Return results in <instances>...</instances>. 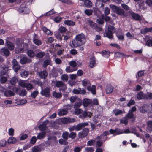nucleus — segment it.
Instances as JSON below:
<instances>
[{
	"label": "nucleus",
	"mask_w": 152,
	"mask_h": 152,
	"mask_svg": "<svg viewBox=\"0 0 152 152\" xmlns=\"http://www.w3.org/2000/svg\"><path fill=\"white\" fill-rule=\"evenodd\" d=\"M147 37V40L146 42V45L149 47H151L152 46V39L151 38L149 37V39H148L147 37Z\"/></svg>",
	"instance_id": "37998d69"
},
{
	"label": "nucleus",
	"mask_w": 152,
	"mask_h": 152,
	"mask_svg": "<svg viewBox=\"0 0 152 152\" xmlns=\"http://www.w3.org/2000/svg\"><path fill=\"white\" fill-rule=\"evenodd\" d=\"M87 23L93 28H95L96 26V24L95 23L90 20H88L87 21Z\"/></svg>",
	"instance_id": "8fccbe9b"
},
{
	"label": "nucleus",
	"mask_w": 152,
	"mask_h": 152,
	"mask_svg": "<svg viewBox=\"0 0 152 152\" xmlns=\"http://www.w3.org/2000/svg\"><path fill=\"white\" fill-rule=\"evenodd\" d=\"M113 33L107 30V31H105L104 34V36L105 37H107L109 39L113 38Z\"/></svg>",
	"instance_id": "f3484780"
},
{
	"label": "nucleus",
	"mask_w": 152,
	"mask_h": 152,
	"mask_svg": "<svg viewBox=\"0 0 152 152\" xmlns=\"http://www.w3.org/2000/svg\"><path fill=\"white\" fill-rule=\"evenodd\" d=\"M84 4L86 6L90 8L92 6V4L91 1L89 0H85L84 1Z\"/></svg>",
	"instance_id": "bb28decb"
},
{
	"label": "nucleus",
	"mask_w": 152,
	"mask_h": 152,
	"mask_svg": "<svg viewBox=\"0 0 152 152\" xmlns=\"http://www.w3.org/2000/svg\"><path fill=\"white\" fill-rule=\"evenodd\" d=\"M113 87L110 85H109L106 87V91L107 94L112 92L113 90Z\"/></svg>",
	"instance_id": "2f4dec72"
},
{
	"label": "nucleus",
	"mask_w": 152,
	"mask_h": 152,
	"mask_svg": "<svg viewBox=\"0 0 152 152\" xmlns=\"http://www.w3.org/2000/svg\"><path fill=\"white\" fill-rule=\"evenodd\" d=\"M29 74V72L28 71H27L26 70H23L22 72H21V76L23 78H26L28 75Z\"/></svg>",
	"instance_id": "cd10ccee"
},
{
	"label": "nucleus",
	"mask_w": 152,
	"mask_h": 152,
	"mask_svg": "<svg viewBox=\"0 0 152 152\" xmlns=\"http://www.w3.org/2000/svg\"><path fill=\"white\" fill-rule=\"evenodd\" d=\"M73 92L75 94H84L86 93V91L83 88H78V89H74L73 90Z\"/></svg>",
	"instance_id": "1a4fd4ad"
},
{
	"label": "nucleus",
	"mask_w": 152,
	"mask_h": 152,
	"mask_svg": "<svg viewBox=\"0 0 152 152\" xmlns=\"http://www.w3.org/2000/svg\"><path fill=\"white\" fill-rule=\"evenodd\" d=\"M42 148L40 146H36L33 147L32 148V152H40Z\"/></svg>",
	"instance_id": "412c9836"
},
{
	"label": "nucleus",
	"mask_w": 152,
	"mask_h": 152,
	"mask_svg": "<svg viewBox=\"0 0 152 152\" xmlns=\"http://www.w3.org/2000/svg\"><path fill=\"white\" fill-rule=\"evenodd\" d=\"M27 83L26 81L22 80H20L18 81V85L23 88H25L26 86Z\"/></svg>",
	"instance_id": "c85d7f7f"
},
{
	"label": "nucleus",
	"mask_w": 152,
	"mask_h": 152,
	"mask_svg": "<svg viewBox=\"0 0 152 152\" xmlns=\"http://www.w3.org/2000/svg\"><path fill=\"white\" fill-rule=\"evenodd\" d=\"M46 132H42L38 134L37 138L38 139H41L45 137Z\"/></svg>",
	"instance_id": "4c0bfd02"
},
{
	"label": "nucleus",
	"mask_w": 152,
	"mask_h": 152,
	"mask_svg": "<svg viewBox=\"0 0 152 152\" xmlns=\"http://www.w3.org/2000/svg\"><path fill=\"white\" fill-rule=\"evenodd\" d=\"M26 53L28 56L30 57H33L34 56V53L32 50H28Z\"/></svg>",
	"instance_id": "a18cd8bd"
},
{
	"label": "nucleus",
	"mask_w": 152,
	"mask_h": 152,
	"mask_svg": "<svg viewBox=\"0 0 152 152\" xmlns=\"http://www.w3.org/2000/svg\"><path fill=\"white\" fill-rule=\"evenodd\" d=\"M20 96H24L27 94V92L25 89H23L18 94Z\"/></svg>",
	"instance_id": "603ef678"
},
{
	"label": "nucleus",
	"mask_w": 152,
	"mask_h": 152,
	"mask_svg": "<svg viewBox=\"0 0 152 152\" xmlns=\"http://www.w3.org/2000/svg\"><path fill=\"white\" fill-rule=\"evenodd\" d=\"M26 88L27 90H31L34 88L33 85L30 83H27Z\"/></svg>",
	"instance_id": "6e6d98bb"
},
{
	"label": "nucleus",
	"mask_w": 152,
	"mask_h": 152,
	"mask_svg": "<svg viewBox=\"0 0 152 152\" xmlns=\"http://www.w3.org/2000/svg\"><path fill=\"white\" fill-rule=\"evenodd\" d=\"M82 83L83 86H86L90 84L89 81L86 79H85L83 80L82 81Z\"/></svg>",
	"instance_id": "3c124183"
},
{
	"label": "nucleus",
	"mask_w": 152,
	"mask_h": 152,
	"mask_svg": "<svg viewBox=\"0 0 152 152\" xmlns=\"http://www.w3.org/2000/svg\"><path fill=\"white\" fill-rule=\"evenodd\" d=\"M137 97L139 100L144 99H148V96H146V95L144 94L142 92H140L137 94Z\"/></svg>",
	"instance_id": "f8f14e48"
},
{
	"label": "nucleus",
	"mask_w": 152,
	"mask_h": 152,
	"mask_svg": "<svg viewBox=\"0 0 152 152\" xmlns=\"http://www.w3.org/2000/svg\"><path fill=\"white\" fill-rule=\"evenodd\" d=\"M82 101L81 100L79 99L76 100V102L74 105V108H78L80 107L82 105Z\"/></svg>",
	"instance_id": "5701e85b"
},
{
	"label": "nucleus",
	"mask_w": 152,
	"mask_h": 152,
	"mask_svg": "<svg viewBox=\"0 0 152 152\" xmlns=\"http://www.w3.org/2000/svg\"><path fill=\"white\" fill-rule=\"evenodd\" d=\"M76 133L72 132L69 134V137L72 139H74L76 137Z\"/></svg>",
	"instance_id": "5fc2aeb1"
},
{
	"label": "nucleus",
	"mask_w": 152,
	"mask_h": 152,
	"mask_svg": "<svg viewBox=\"0 0 152 152\" xmlns=\"http://www.w3.org/2000/svg\"><path fill=\"white\" fill-rule=\"evenodd\" d=\"M82 148V147H76L74 148V152H80Z\"/></svg>",
	"instance_id": "774afa93"
},
{
	"label": "nucleus",
	"mask_w": 152,
	"mask_h": 152,
	"mask_svg": "<svg viewBox=\"0 0 152 152\" xmlns=\"http://www.w3.org/2000/svg\"><path fill=\"white\" fill-rule=\"evenodd\" d=\"M110 7L111 8L113 11L116 14H117L118 10H119V9L120 8L112 4H110Z\"/></svg>",
	"instance_id": "6ab92c4d"
},
{
	"label": "nucleus",
	"mask_w": 152,
	"mask_h": 152,
	"mask_svg": "<svg viewBox=\"0 0 152 152\" xmlns=\"http://www.w3.org/2000/svg\"><path fill=\"white\" fill-rule=\"evenodd\" d=\"M20 63L22 64L29 63L32 62V60L26 57H23L21 58Z\"/></svg>",
	"instance_id": "6e6552de"
},
{
	"label": "nucleus",
	"mask_w": 152,
	"mask_h": 152,
	"mask_svg": "<svg viewBox=\"0 0 152 152\" xmlns=\"http://www.w3.org/2000/svg\"><path fill=\"white\" fill-rule=\"evenodd\" d=\"M86 42L85 37L83 34L77 35L70 44L72 47L76 48L84 44Z\"/></svg>",
	"instance_id": "f257e3e1"
},
{
	"label": "nucleus",
	"mask_w": 152,
	"mask_h": 152,
	"mask_svg": "<svg viewBox=\"0 0 152 152\" xmlns=\"http://www.w3.org/2000/svg\"><path fill=\"white\" fill-rule=\"evenodd\" d=\"M6 43L7 46L9 49L11 50H12L14 49V46L13 44L9 41H7Z\"/></svg>",
	"instance_id": "c9c22d12"
},
{
	"label": "nucleus",
	"mask_w": 152,
	"mask_h": 152,
	"mask_svg": "<svg viewBox=\"0 0 152 152\" xmlns=\"http://www.w3.org/2000/svg\"><path fill=\"white\" fill-rule=\"evenodd\" d=\"M129 14L131 16L132 18L135 20H139L141 19L140 16L138 14L133 12H130Z\"/></svg>",
	"instance_id": "9d476101"
},
{
	"label": "nucleus",
	"mask_w": 152,
	"mask_h": 152,
	"mask_svg": "<svg viewBox=\"0 0 152 152\" xmlns=\"http://www.w3.org/2000/svg\"><path fill=\"white\" fill-rule=\"evenodd\" d=\"M17 141V140L13 137H10L8 140V142L9 143L14 144Z\"/></svg>",
	"instance_id": "ea45409f"
},
{
	"label": "nucleus",
	"mask_w": 152,
	"mask_h": 152,
	"mask_svg": "<svg viewBox=\"0 0 152 152\" xmlns=\"http://www.w3.org/2000/svg\"><path fill=\"white\" fill-rule=\"evenodd\" d=\"M148 106L147 105H144L140 107V112L142 113H145L147 112Z\"/></svg>",
	"instance_id": "dca6fc26"
},
{
	"label": "nucleus",
	"mask_w": 152,
	"mask_h": 152,
	"mask_svg": "<svg viewBox=\"0 0 152 152\" xmlns=\"http://www.w3.org/2000/svg\"><path fill=\"white\" fill-rule=\"evenodd\" d=\"M20 46H18V47L16 48L15 50L16 53H22L25 50L23 48H20Z\"/></svg>",
	"instance_id": "e433bc0d"
},
{
	"label": "nucleus",
	"mask_w": 152,
	"mask_h": 152,
	"mask_svg": "<svg viewBox=\"0 0 152 152\" xmlns=\"http://www.w3.org/2000/svg\"><path fill=\"white\" fill-rule=\"evenodd\" d=\"M151 31H152V27L142 29L141 30L140 32L141 34H144L148 32Z\"/></svg>",
	"instance_id": "4be33fe9"
},
{
	"label": "nucleus",
	"mask_w": 152,
	"mask_h": 152,
	"mask_svg": "<svg viewBox=\"0 0 152 152\" xmlns=\"http://www.w3.org/2000/svg\"><path fill=\"white\" fill-rule=\"evenodd\" d=\"M45 54V52L41 51H38L36 54V56L37 58H43Z\"/></svg>",
	"instance_id": "a211bd4d"
},
{
	"label": "nucleus",
	"mask_w": 152,
	"mask_h": 152,
	"mask_svg": "<svg viewBox=\"0 0 152 152\" xmlns=\"http://www.w3.org/2000/svg\"><path fill=\"white\" fill-rule=\"evenodd\" d=\"M89 132V129L87 128H84L82 131L79 132L78 134L80 138H83L87 136Z\"/></svg>",
	"instance_id": "20e7f679"
},
{
	"label": "nucleus",
	"mask_w": 152,
	"mask_h": 152,
	"mask_svg": "<svg viewBox=\"0 0 152 152\" xmlns=\"http://www.w3.org/2000/svg\"><path fill=\"white\" fill-rule=\"evenodd\" d=\"M126 117L128 118H132L134 117V114L132 113L129 111L128 113L126 115Z\"/></svg>",
	"instance_id": "e2e57ef3"
},
{
	"label": "nucleus",
	"mask_w": 152,
	"mask_h": 152,
	"mask_svg": "<svg viewBox=\"0 0 152 152\" xmlns=\"http://www.w3.org/2000/svg\"><path fill=\"white\" fill-rule=\"evenodd\" d=\"M77 69H72L71 66H69L68 67H67L66 69V71L67 72H73V71L76 70Z\"/></svg>",
	"instance_id": "69168bd1"
},
{
	"label": "nucleus",
	"mask_w": 152,
	"mask_h": 152,
	"mask_svg": "<svg viewBox=\"0 0 152 152\" xmlns=\"http://www.w3.org/2000/svg\"><path fill=\"white\" fill-rule=\"evenodd\" d=\"M56 37L58 39L61 40L62 39V37L64 35L61 33L58 32L55 33V34Z\"/></svg>",
	"instance_id": "58836bf2"
},
{
	"label": "nucleus",
	"mask_w": 152,
	"mask_h": 152,
	"mask_svg": "<svg viewBox=\"0 0 152 152\" xmlns=\"http://www.w3.org/2000/svg\"><path fill=\"white\" fill-rule=\"evenodd\" d=\"M88 125V124L87 122L80 123L78 124L75 127V130L77 131L81 130L83 128Z\"/></svg>",
	"instance_id": "0eeeda50"
},
{
	"label": "nucleus",
	"mask_w": 152,
	"mask_h": 152,
	"mask_svg": "<svg viewBox=\"0 0 152 152\" xmlns=\"http://www.w3.org/2000/svg\"><path fill=\"white\" fill-rule=\"evenodd\" d=\"M67 140L64 139H61L59 140V142L60 144L64 145H66L68 144V142L66 141Z\"/></svg>",
	"instance_id": "72a5a7b5"
},
{
	"label": "nucleus",
	"mask_w": 152,
	"mask_h": 152,
	"mask_svg": "<svg viewBox=\"0 0 152 152\" xmlns=\"http://www.w3.org/2000/svg\"><path fill=\"white\" fill-rule=\"evenodd\" d=\"M64 23L65 24L69 26H73L75 25V22L69 20H65Z\"/></svg>",
	"instance_id": "de8ad7c7"
},
{
	"label": "nucleus",
	"mask_w": 152,
	"mask_h": 152,
	"mask_svg": "<svg viewBox=\"0 0 152 152\" xmlns=\"http://www.w3.org/2000/svg\"><path fill=\"white\" fill-rule=\"evenodd\" d=\"M105 139L104 140L102 141L100 140H98L96 142V148H100L103 145V142H104L107 139V137H106L105 138Z\"/></svg>",
	"instance_id": "a878e982"
},
{
	"label": "nucleus",
	"mask_w": 152,
	"mask_h": 152,
	"mask_svg": "<svg viewBox=\"0 0 152 152\" xmlns=\"http://www.w3.org/2000/svg\"><path fill=\"white\" fill-rule=\"evenodd\" d=\"M107 30L113 34L115 33L116 31L115 28L114 26L111 25H110L108 26Z\"/></svg>",
	"instance_id": "49530a36"
},
{
	"label": "nucleus",
	"mask_w": 152,
	"mask_h": 152,
	"mask_svg": "<svg viewBox=\"0 0 152 152\" xmlns=\"http://www.w3.org/2000/svg\"><path fill=\"white\" fill-rule=\"evenodd\" d=\"M61 121L64 124H66L67 123H70L71 122V119L69 118L65 117L61 119Z\"/></svg>",
	"instance_id": "473e14b6"
},
{
	"label": "nucleus",
	"mask_w": 152,
	"mask_h": 152,
	"mask_svg": "<svg viewBox=\"0 0 152 152\" xmlns=\"http://www.w3.org/2000/svg\"><path fill=\"white\" fill-rule=\"evenodd\" d=\"M6 89L3 87L1 86L0 87V92H4V94L6 96H7L8 95L7 94Z\"/></svg>",
	"instance_id": "0e129e2a"
},
{
	"label": "nucleus",
	"mask_w": 152,
	"mask_h": 152,
	"mask_svg": "<svg viewBox=\"0 0 152 152\" xmlns=\"http://www.w3.org/2000/svg\"><path fill=\"white\" fill-rule=\"evenodd\" d=\"M75 109L74 113L75 114L79 115L82 112V110L78 108H74Z\"/></svg>",
	"instance_id": "bf43d9fd"
},
{
	"label": "nucleus",
	"mask_w": 152,
	"mask_h": 152,
	"mask_svg": "<svg viewBox=\"0 0 152 152\" xmlns=\"http://www.w3.org/2000/svg\"><path fill=\"white\" fill-rule=\"evenodd\" d=\"M93 10H86L84 11V13L88 16L92 15Z\"/></svg>",
	"instance_id": "4d7b16f0"
},
{
	"label": "nucleus",
	"mask_w": 152,
	"mask_h": 152,
	"mask_svg": "<svg viewBox=\"0 0 152 152\" xmlns=\"http://www.w3.org/2000/svg\"><path fill=\"white\" fill-rule=\"evenodd\" d=\"M18 81V79L17 77H13L11 79L10 83L12 85H15Z\"/></svg>",
	"instance_id": "864d4df0"
},
{
	"label": "nucleus",
	"mask_w": 152,
	"mask_h": 152,
	"mask_svg": "<svg viewBox=\"0 0 152 152\" xmlns=\"http://www.w3.org/2000/svg\"><path fill=\"white\" fill-rule=\"evenodd\" d=\"M94 151V148L93 147H87L85 148V152H93Z\"/></svg>",
	"instance_id": "680f3d73"
},
{
	"label": "nucleus",
	"mask_w": 152,
	"mask_h": 152,
	"mask_svg": "<svg viewBox=\"0 0 152 152\" xmlns=\"http://www.w3.org/2000/svg\"><path fill=\"white\" fill-rule=\"evenodd\" d=\"M12 68L14 71L17 72L20 68V66L15 59H13L12 61Z\"/></svg>",
	"instance_id": "39448f33"
},
{
	"label": "nucleus",
	"mask_w": 152,
	"mask_h": 152,
	"mask_svg": "<svg viewBox=\"0 0 152 152\" xmlns=\"http://www.w3.org/2000/svg\"><path fill=\"white\" fill-rule=\"evenodd\" d=\"M87 90L90 91L93 94H96V87L95 86L93 85L91 87L90 86H88L87 87Z\"/></svg>",
	"instance_id": "b1692460"
},
{
	"label": "nucleus",
	"mask_w": 152,
	"mask_h": 152,
	"mask_svg": "<svg viewBox=\"0 0 152 152\" xmlns=\"http://www.w3.org/2000/svg\"><path fill=\"white\" fill-rule=\"evenodd\" d=\"M48 140L45 142V144L48 146H55L57 145L58 142L56 137L54 136H49Z\"/></svg>",
	"instance_id": "f03ea898"
},
{
	"label": "nucleus",
	"mask_w": 152,
	"mask_h": 152,
	"mask_svg": "<svg viewBox=\"0 0 152 152\" xmlns=\"http://www.w3.org/2000/svg\"><path fill=\"white\" fill-rule=\"evenodd\" d=\"M147 129L149 132H152V121L150 120L147 122Z\"/></svg>",
	"instance_id": "393cba45"
},
{
	"label": "nucleus",
	"mask_w": 152,
	"mask_h": 152,
	"mask_svg": "<svg viewBox=\"0 0 152 152\" xmlns=\"http://www.w3.org/2000/svg\"><path fill=\"white\" fill-rule=\"evenodd\" d=\"M53 95L55 98H58L62 97V94L61 93H57L55 91L53 92Z\"/></svg>",
	"instance_id": "f704fd0d"
},
{
	"label": "nucleus",
	"mask_w": 152,
	"mask_h": 152,
	"mask_svg": "<svg viewBox=\"0 0 152 152\" xmlns=\"http://www.w3.org/2000/svg\"><path fill=\"white\" fill-rule=\"evenodd\" d=\"M68 113V110H67L62 109L58 110V113L59 116H62L65 115Z\"/></svg>",
	"instance_id": "9b49d317"
},
{
	"label": "nucleus",
	"mask_w": 152,
	"mask_h": 152,
	"mask_svg": "<svg viewBox=\"0 0 152 152\" xmlns=\"http://www.w3.org/2000/svg\"><path fill=\"white\" fill-rule=\"evenodd\" d=\"M95 141V140L93 139L90 140L87 142V145L89 146H92L94 144Z\"/></svg>",
	"instance_id": "13d9d810"
},
{
	"label": "nucleus",
	"mask_w": 152,
	"mask_h": 152,
	"mask_svg": "<svg viewBox=\"0 0 152 152\" xmlns=\"http://www.w3.org/2000/svg\"><path fill=\"white\" fill-rule=\"evenodd\" d=\"M121 123L126 125L128 124V119L126 118H123L120 120Z\"/></svg>",
	"instance_id": "338daca9"
},
{
	"label": "nucleus",
	"mask_w": 152,
	"mask_h": 152,
	"mask_svg": "<svg viewBox=\"0 0 152 152\" xmlns=\"http://www.w3.org/2000/svg\"><path fill=\"white\" fill-rule=\"evenodd\" d=\"M113 112L116 116L120 115L123 113L122 111L119 109H115L113 110Z\"/></svg>",
	"instance_id": "c03bdc74"
},
{
	"label": "nucleus",
	"mask_w": 152,
	"mask_h": 152,
	"mask_svg": "<svg viewBox=\"0 0 152 152\" xmlns=\"http://www.w3.org/2000/svg\"><path fill=\"white\" fill-rule=\"evenodd\" d=\"M1 52L6 56H8L10 54V52L8 50L5 48H2L1 50Z\"/></svg>",
	"instance_id": "c756f323"
},
{
	"label": "nucleus",
	"mask_w": 152,
	"mask_h": 152,
	"mask_svg": "<svg viewBox=\"0 0 152 152\" xmlns=\"http://www.w3.org/2000/svg\"><path fill=\"white\" fill-rule=\"evenodd\" d=\"M52 83L55 85V86L57 88H59L60 91H64L67 87L66 85L62 81H54Z\"/></svg>",
	"instance_id": "7ed1b4c3"
},
{
	"label": "nucleus",
	"mask_w": 152,
	"mask_h": 152,
	"mask_svg": "<svg viewBox=\"0 0 152 152\" xmlns=\"http://www.w3.org/2000/svg\"><path fill=\"white\" fill-rule=\"evenodd\" d=\"M110 7L111 8L113 11L116 14H117L118 10H119V9L120 8L112 4H110Z\"/></svg>",
	"instance_id": "aec40b11"
},
{
	"label": "nucleus",
	"mask_w": 152,
	"mask_h": 152,
	"mask_svg": "<svg viewBox=\"0 0 152 152\" xmlns=\"http://www.w3.org/2000/svg\"><path fill=\"white\" fill-rule=\"evenodd\" d=\"M96 63V61L95 60L94 57H92L90 59V65L89 66L90 67L93 68L94 67Z\"/></svg>",
	"instance_id": "7c9ffc66"
},
{
	"label": "nucleus",
	"mask_w": 152,
	"mask_h": 152,
	"mask_svg": "<svg viewBox=\"0 0 152 152\" xmlns=\"http://www.w3.org/2000/svg\"><path fill=\"white\" fill-rule=\"evenodd\" d=\"M50 89L49 88L47 87L44 89H42L40 92V94L42 96L46 97L49 96L50 95Z\"/></svg>",
	"instance_id": "423d86ee"
},
{
	"label": "nucleus",
	"mask_w": 152,
	"mask_h": 152,
	"mask_svg": "<svg viewBox=\"0 0 152 152\" xmlns=\"http://www.w3.org/2000/svg\"><path fill=\"white\" fill-rule=\"evenodd\" d=\"M38 75L41 78L45 79L48 76V73L46 70H44L39 72Z\"/></svg>",
	"instance_id": "ddd939ff"
},
{
	"label": "nucleus",
	"mask_w": 152,
	"mask_h": 152,
	"mask_svg": "<svg viewBox=\"0 0 152 152\" xmlns=\"http://www.w3.org/2000/svg\"><path fill=\"white\" fill-rule=\"evenodd\" d=\"M124 11L120 7L119 9V10H118V12L117 14L120 16H125V15H124Z\"/></svg>",
	"instance_id": "052dcab7"
},
{
	"label": "nucleus",
	"mask_w": 152,
	"mask_h": 152,
	"mask_svg": "<svg viewBox=\"0 0 152 152\" xmlns=\"http://www.w3.org/2000/svg\"><path fill=\"white\" fill-rule=\"evenodd\" d=\"M50 63V60H46L44 61L42 65L43 67L46 68L47 66L49 65Z\"/></svg>",
	"instance_id": "a19ab883"
},
{
	"label": "nucleus",
	"mask_w": 152,
	"mask_h": 152,
	"mask_svg": "<svg viewBox=\"0 0 152 152\" xmlns=\"http://www.w3.org/2000/svg\"><path fill=\"white\" fill-rule=\"evenodd\" d=\"M48 123V120L43 122L42 124L39 126V129L42 130H45L46 128V125Z\"/></svg>",
	"instance_id": "4468645a"
},
{
	"label": "nucleus",
	"mask_w": 152,
	"mask_h": 152,
	"mask_svg": "<svg viewBox=\"0 0 152 152\" xmlns=\"http://www.w3.org/2000/svg\"><path fill=\"white\" fill-rule=\"evenodd\" d=\"M69 77L67 74H63L62 75L61 78L63 81L66 82L68 80Z\"/></svg>",
	"instance_id": "09e8293b"
},
{
	"label": "nucleus",
	"mask_w": 152,
	"mask_h": 152,
	"mask_svg": "<svg viewBox=\"0 0 152 152\" xmlns=\"http://www.w3.org/2000/svg\"><path fill=\"white\" fill-rule=\"evenodd\" d=\"M92 103V101L90 99L87 98H85L83 101V104L84 107H87Z\"/></svg>",
	"instance_id": "2eb2a0df"
},
{
	"label": "nucleus",
	"mask_w": 152,
	"mask_h": 152,
	"mask_svg": "<svg viewBox=\"0 0 152 152\" xmlns=\"http://www.w3.org/2000/svg\"><path fill=\"white\" fill-rule=\"evenodd\" d=\"M62 137L64 139L67 140L69 137V132L66 131L64 132L63 133Z\"/></svg>",
	"instance_id": "79ce46f5"
}]
</instances>
